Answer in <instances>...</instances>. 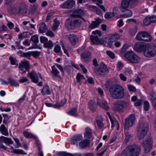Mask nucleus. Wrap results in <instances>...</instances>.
Segmentation results:
<instances>
[{
	"label": "nucleus",
	"mask_w": 156,
	"mask_h": 156,
	"mask_svg": "<svg viewBox=\"0 0 156 156\" xmlns=\"http://www.w3.org/2000/svg\"><path fill=\"white\" fill-rule=\"evenodd\" d=\"M109 92L111 97L114 99H121L125 96L124 89L119 84L111 86L109 88Z\"/></svg>",
	"instance_id": "nucleus-1"
},
{
	"label": "nucleus",
	"mask_w": 156,
	"mask_h": 156,
	"mask_svg": "<svg viewBox=\"0 0 156 156\" xmlns=\"http://www.w3.org/2000/svg\"><path fill=\"white\" fill-rule=\"evenodd\" d=\"M140 147L136 144L129 145L125 149L123 150L121 156H138L140 153Z\"/></svg>",
	"instance_id": "nucleus-2"
},
{
	"label": "nucleus",
	"mask_w": 156,
	"mask_h": 156,
	"mask_svg": "<svg viewBox=\"0 0 156 156\" xmlns=\"http://www.w3.org/2000/svg\"><path fill=\"white\" fill-rule=\"evenodd\" d=\"M148 127V124L145 121H143L140 123L138 128L137 134L139 139L141 140L143 139L146 135Z\"/></svg>",
	"instance_id": "nucleus-3"
},
{
	"label": "nucleus",
	"mask_w": 156,
	"mask_h": 156,
	"mask_svg": "<svg viewBox=\"0 0 156 156\" xmlns=\"http://www.w3.org/2000/svg\"><path fill=\"white\" fill-rule=\"evenodd\" d=\"M124 57L128 63L132 64H138L140 60V57L132 51L126 52Z\"/></svg>",
	"instance_id": "nucleus-4"
},
{
	"label": "nucleus",
	"mask_w": 156,
	"mask_h": 156,
	"mask_svg": "<svg viewBox=\"0 0 156 156\" xmlns=\"http://www.w3.org/2000/svg\"><path fill=\"white\" fill-rule=\"evenodd\" d=\"M136 39L138 41L150 42L152 41L153 37L147 32L141 31L137 33Z\"/></svg>",
	"instance_id": "nucleus-5"
},
{
	"label": "nucleus",
	"mask_w": 156,
	"mask_h": 156,
	"mask_svg": "<svg viewBox=\"0 0 156 156\" xmlns=\"http://www.w3.org/2000/svg\"><path fill=\"white\" fill-rule=\"evenodd\" d=\"M82 22L80 19H75L72 20L68 19L66 21L65 26L68 28L73 29L76 27H80Z\"/></svg>",
	"instance_id": "nucleus-6"
},
{
	"label": "nucleus",
	"mask_w": 156,
	"mask_h": 156,
	"mask_svg": "<svg viewBox=\"0 0 156 156\" xmlns=\"http://www.w3.org/2000/svg\"><path fill=\"white\" fill-rule=\"evenodd\" d=\"M144 55L150 58L156 55V47L154 44L148 45L143 51Z\"/></svg>",
	"instance_id": "nucleus-7"
},
{
	"label": "nucleus",
	"mask_w": 156,
	"mask_h": 156,
	"mask_svg": "<svg viewBox=\"0 0 156 156\" xmlns=\"http://www.w3.org/2000/svg\"><path fill=\"white\" fill-rule=\"evenodd\" d=\"M94 71L97 74L104 75L109 72V70L106 65L103 63L100 64L98 68L95 67L94 68Z\"/></svg>",
	"instance_id": "nucleus-8"
},
{
	"label": "nucleus",
	"mask_w": 156,
	"mask_h": 156,
	"mask_svg": "<svg viewBox=\"0 0 156 156\" xmlns=\"http://www.w3.org/2000/svg\"><path fill=\"white\" fill-rule=\"evenodd\" d=\"M128 105L127 102L119 101L114 104V108L118 111L122 112L123 108L127 107Z\"/></svg>",
	"instance_id": "nucleus-9"
},
{
	"label": "nucleus",
	"mask_w": 156,
	"mask_h": 156,
	"mask_svg": "<svg viewBox=\"0 0 156 156\" xmlns=\"http://www.w3.org/2000/svg\"><path fill=\"white\" fill-rule=\"evenodd\" d=\"M92 33L94 35H91L90 37V40L92 43L94 44H99L101 42L98 35L99 37L101 36V32L97 30L93 31Z\"/></svg>",
	"instance_id": "nucleus-10"
},
{
	"label": "nucleus",
	"mask_w": 156,
	"mask_h": 156,
	"mask_svg": "<svg viewBox=\"0 0 156 156\" xmlns=\"http://www.w3.org/2000/svg\"><path fill=\"white\" fill-rule=\"evenodd\" d=\"M135 120V116L134 115H131L129 117L126 119L124 124V128L127 130L130 127L132 126Z\"/></svg>",
	"instance_id": "nucleus-11"
},
{
	"label": "nucleus",
	"mask_w": 156,
	"mask_h": 156,
	"mask_svg": "<svg viewBox=\"0 0 156 156\" xmlns=\"http://www.w3.org/2000/svg\"><path fill=\"white\" fill-rule=\"evenodd\" d=\"M27 76H29L31 79V81L35 83H37L38 82L39 78L38 76H39L41 79H43V77L40 73H38L37 74L33 70L29 72Z\"/></svg>",
	"instance_id": "nucleus-12"
},
{
	"label": "nucleus",
	"mask_w": 156,
	"mask_h": 156,
	"mask_svg": "<svg viewBox=\"0 0 156 156\" xmlns=\"http://www.w3.org/2000/svg\"><path fill=\"white\" fill-rule=\"evenodd\" d=\"M144 147L145 153H147L149 152L151 147L152 141L151 138L149 137L146 138L144 141Z\"/></svg>",
	"instance_id": "nucleus-13"
},
{
	"label": "nucleus",
	"mask_w": 156,
	"mask_h": 156,
	"mask_svg": "<svg viewBox=\"0 0 156 156\" xmlns=\"http://www.w3.org/2000/svg\"><path fill=\"white\" fill-rule=\"evenodd\" d=\"M83 137L81 134H77L73 136L70 140V143L72 145L76 144L77 145L78 142L82 140Z\"/></svg>",
	"instance_id": "nucleus-14"
},
{
	"label": "nucleus",
	"mask_w": 156,
	"mask_h": 156,
	"mask_svg": "<svg viewBox=\"0 0 156 156\" xmlns=\"http://www.w3.org/2000/svg\"><path fill=\"white\" fill-rule=\"evenodd\" d=\"M12 11L13 14H20L23 15H25L27 12V9L25 6H20L18 11L16 8L12 9Z\"/></svg>",
	"instance_id": "nucleus-15"
},
{
	"label": "nucleus",
	"mask_w": 156,
	"mask_h": 156,
	"mask_svg": "<svg viewBox=\"0 0 156 156\" xmlns=\"http://www.w3.org/2000/svg\"><path fill=\"white\" fill-rule=\"evenodd\" d=\"M146 46L145 44L138 42L135 44L134 48L136 51L138 52H140L143 51H144Z\"/></svg>",
	"instance_id": "nucleus-16"
},
{
	"label": "nucleus",
	"mask_w": 156,
	"mask_h": 156,
	"mask_svg": "<svg viewBox=\"0 0 156 156\" xmlns=\"http://www.w3.org/2000/svg\"><path fill=\"white\" fill-rule=\"evenodd\" d=\"M75 4V2L73 0H67L60 5L61 8L65 9H71Z\"/></svg>",
	"instance_id": "nucleus-17"
},
{
	"label": "nucleus",
	"mask_w": 156,
	"mask_h": 156,
	"mask_svg": "<svg viewBox=\"0 0 156 156\" xmlns=\"http://www.w3.org/2000/svg\"><path fill=\"white\" fill-rule=\"evenodd\" d=\"M66 37L72 44L75 45L78 42V38L76 35L70 34L66 35Z\"/></svg>",
	"instance_id": "nucleus-18"
},
{
	"label": "nucleus",
	"mask_w": 156,
	"mask_h": 156,
	"mask_svg": "<svg viewBox=\"0 0 156 156\" xmlns=\"http://www.w3.org/2000/svg\"><path fill=\"white\" fill-rule=\"evenodd\" d=\"M97 101V104L100 107L106 110H108L109 106L107 102L105 101L98 99Z\"/></svg>",
	"instance_id": "nucleus-19"
},
{
	"label": "nucleus",
	"mask_w": 156,
	"mask_h": 156,
	"mask_svg": "<svg viewBox=\"0 0 156 156\" xmlns=\"http://www.w3.org/2000/svg\"><path fill=\"white\" fill-rule=\"evenodd\" d=\"M81 58L85 62L89 61L91 58L90 53L88 51H84L81 55Z\"/></svg>",
	"instance_id": "nucleus-20"
},
{
	"label": "nucleus",
	"mask_w": 156,
	"mask_h": 156,
	"mask_svg": "<svg viewBox=\"0 0 156 156\" xmlns=\"http://www.w3.org/2000/svg\"><path fill=\"white\" fill-rule=\"evenodd\" d=\"M84 13V11L81 9H79L73 11L72 16L74 17L81 18Z\"/></svg>",
	"instance_id": "nucleus-21"
},
{
	"label": "nucleus",
	"mask_w": 156,
	"mask_h": 156,
	"mask_svg": "<svg viewBox=\"0 0 156 156\" xmlns=\"http://www.w3.org/2000/svg\"><path fill=\"white\" fill-rule=\"evenodd\" d=\"M131 0H123L121 4V8L122 12H124V9H127L129 6L130 2ZM136 2H137L138 0H133Z\"/></svg>",
	"instance_id": "nucleus-22"
},
{
	"label": "nucleus",
	"mask_w": 156,
	"mask_h": 156,
	"mask_svg": "<svg viewBox=\"0 0 156 156\" xmlns=\"http://www.w3.org/2000/svg\"><path fill=\"white\" fill-rule=\"evenodd\" d=\"M0 142H3L8 145L12 144L13 143V141L11 138L5 137L3 136H1L0 137Z\"/></svg>",
	"instance_id": "nucleus-23"
},
{
	"label": "nucleus",
	"mask_w": 156,
	"mask_h": 156,
	"mask_svg": "<svg viewBox=\"0 0 156 156\" xmlns=\"http://www.w3.org/2000/svg\"><path fill=\"white\" fill-rule=\"evenodd\" d=\"M101 19L98 18L95 21H93L90 25V27L91 29L94 28L98 27L100 24L101 23Z\"/></svg>",
	"instance_id": "nucleus-24"
},
{
	"label": "nucleus",
	"mask_w": 156,
	"mask_h": 156,
	"mask_svg": "<svg viewBox=\"0 0 156 156\" xmlns=\"http://www.w3.org/2000/svg\"><path fill=\"white\" fill-rule=\"evenodd\" d=\"M88 107L90 109L92 112L96 111L97 106L95 102L93 101H90L88 104Z\"/></svg>",
	"instance_id": "nucleus-25"
},
{
	"label": "nucleus",
	"mask_w": 156,
	"mask_h": 156,
	"mask_svg": "<svg viewBox=\"0 0 156 156\" xmlns=\"http://www.w3.org/2000/svg\"><path fill=\"white\" fill-rule=\"evenodd\" d=\"M41 93L44 95L50 94L51 90L49 87L47 85L44 86L42 89Z\"/></svg>",
	"instance_id": "nucleus-26"
},
{
	"label": "nucleus",
	"mask_w": 156,
	"mask_h": 156,
	"mask_svg": "<svg viewBox=\"0 0 156 156\" xmlns=\"http://www.w3.org/2000/svg\"><path fill=\"white\" fill-rule=\"evenodd\" d=\"M39 26H40L39 32L40 33H43L45 32L47 30V27L45 24L44 22L41 23Z\"/></svg>",
	"instance_id": "nucleus-27"
},
{
	"label": "nucleus",
	"mask_w": 156,
	"mask_h": 156,
	"mask_svg": "<svg viewBox=\"0 0 156 156\" xmlns=\"http://www.w3.org/2000/svg\"><path fill=\"white\" fill-rule=\"evenodd\" d=\"M89 144V141L87 140H84L79 143V146L81 149H84L87 147Z\"/></svg>",
	"instance_id": "nucleus-28"
},
{
	"label": "nucleus",
	"mask_w": 156,
	"mask_h": 156,
	"mask_svg": "<svg viewBox=\"0 0 156 156\" xmlns=\"http://www.w3.org/2000/svg\"><path fill=\"white\" fill-rule=\"evenodd\" d=\"M121 7H116L113 9V12L115 16L116 17L119 18L120 16V12L121 11L122 12Z\"/></svg>",
	"instance_id": "nucleus-29"
},
{
	"label": "nucleus",
	"mask_w": 156,
	"mask_h": 156,
	"mask_svg": "<svg viewBox=\"0 0 156 156\" xmlns=\"http://www.w3.org/2000/svg\"><path fill=\"white\" fill-rule=\"evenodd\" d=\"M51 72L54 76L56 77H58L60 79L61 78V76L59 75L60 73L58 69L55 67L54 66L51 67Z\"/></svg>",
	"instance_id": "nucleus-30"
},
{
	"label": "nucleus",
	"mask_w": 156,
	"mask_h": 156,
	"mask_svg": "<svg viewBox=\"0 0 156 156\" xmlns=\"http://www.w3.org/2000/svg\"><path fill=\"white\" fill-rule=\"evenodd\" d=\"M85 132L84 133V137L86 138H90L92 134L91 129L88 127H87L85 129Z\"/></svg>",
	"instance_id": "nucleus-31"
},
{
	"label": "nucleus",
	"mask_w": 156,
	"mask_h": 156,
	"mask_svg": "<svg viewBox=\"0 0 156 156\" xmlns=\"http://www.w3.org/2000/svg\"><path fill=\"white\" fill-rule=\"evenodd\" d=\"M0 131L3 135L5 136L9 135L8 129L4 124H2L0 126Z\"/></svg>",
	"instance_id": "nucleus-32"
},
{
	"label": "nucleus",
	"mask_w": 156,
	"mask_h": 156,
	"mask_svg": "<svg viewBox=\"0 0 156 156\" xmlns=\"http://www.w3.org/2000/svg\"><path fill=\"white\" fill-rule=\"evenodd\" d=\"M29 34L31 35L32 34L28 32H23L18 35V38L21 41L24 38L28 37Z\"/></svg>",
	"instance_id": "nucleus-33"
},
{
	"label": "nucleus",
	"mask_w": 156,
	"mask_h": 156,
	"mask_svg": "<svg viewBox=\"0 0 156 156\" xmlns=\"http://www.w3.org/2000/svg\"><path fill=\"white\" fill-rule=\"evenodd\" d=\"M23 133L24 136L27 138L35 139L36 138L35 135L28 132L25 131H24Z\"/></svg>",
	"instance_id": "nucleus-34"
},
{
	"label": "nucleus",
	"mask_w": 156,
	"mask_h": 156,
	"mask_svg": "<svg viewBox=\"0 0 156 156\" xmlns=\"http://www.w3.org/2000/svg\"><path fill=\"white\" fill-rule=\"evenodd\" d=\"M92 1L96 3V5H97L99 6V7L102 9V10L104 12H106V10L105 8L102 5H100V4H102L103 3L102 0H92Z\"/></svg>",
	"instance_id": "nucleus-35"
},
{
	"label": "nucleus",
	"mask_w": 156,
	"mask_h": 156,
	"mask_svg": "<svg viewBox=\"0 0 156 156\" xmlns=\"http://www.w3.org/2000/svg\"><path fill=\"white\" fill-rule=\"evenodd\" d=\"M54 23L52 27V29L53 31H55L58 28L60 23L59 20H57V18H55L54 20Z\"/></svg>",
	"instance_id": "nucleus-36"
},
{
	"label": "nucleus",
	"mask_w": 156,
	"mask_h": 156,
	"mask_svg": "<svg viewBox=\"0 0 156 156\" xmlns=\"http://www.w3.org/2000/svg\"><path fill=\"white\" fill-rule=\"evenodd\" d=\"M54 45L53 42L51 40L48 41L44 44V47L46 48L49 49H52Z\"/></svg>",
	"instance_id": "nucleus-37"
},
{
	"label": "nucleus",
	"mask_w": 156,
	"mask_h": 156,
	"mask_svg": "<svg viewBox=\"0 0 156 156\" xmlns=\"http://www.w3.org/2000/svg\"><path fill=\"white\" fill-rule=\"evenodd\" d=\"M125 142L126 143L128 142L132 137V135L128 132H125Z\"/></svg>",
	"instance_id": "nucleus-38"
},
{
	"label": "nucleus",
	"mask_w": 156,
	"mask_h": 156,
	"mask_svg": "<svg viewBox=\"0 0 156 156\" xmlns=\"http://www.w3.org/2000/svg\"><path fill=\"white\" fill-rule=\"evenodd\" d=\"M29 62V61L26 60L21 61V62L24 68L27 71H29L30 69Z\"/></svg>",
	"instance_id": "nucleus-39"
},
{
	"label": "nucleus",
	"mask_w": 156,
	"mask_h": 156,
	"mask_svg": "<svg viewBox=\"0 0 156 156\" xmlns=\"http://www.w3.org/2000/svg\"><path fill=\"white\" fill-rule=\"evenodd\" d=\"M8 82L12 86L18 87L19 86V84L16 82L15 80L11 77H9L8 79Z\"/></svg>",
	"instance_id": "nucleus-40"
},
{
	"label": "nucleus",
	"mask_w": 156,
	"mask_h": 156,
	"mask_svg": "<svg viewBox=\"0 0 156 156\" xmlns=\"http://www.w3.org/2000/svg\"><path fill=\"white\" fill-rule=\"evenodd\" d=\"M124 12L126 13L123 15V16L125 18H127L131 17L133 15V13L132 11L129 9H124Z\"/></svg>",
	"instance_id": "nucleus-41"
},
{
	"label": "nucleus",
	"mask_w": 156,
	"mask_h": 156,
	"mask_svg": "<svg viewBox=\"0 0 156 156\" xmlns=\"http://www.w3.org/2000/svg\"><path fill=\"white\" fill-rule=\"evenodd\" d=\"M77 109L75 108H72L68 112V114L75 116H77L78 115L76 113Z\"/></svg>",
	"instance_id": "nucleus-42"
},
{
	"label": "nucleus",
	"mask_w": 156,
	"mask_h": 156,
	"mask_svg": "<svg viewBox=\"0 0 156 156\" xmlns=\"http://www.w3.org/2000/svg\"><path fill=\"white\" fill-rule=\"evenodd\" d=\"M30 40L32 41L34 44H37L39 42L38 36L36 34L32 36L30 38Z\"/></svg>",
	"instance_id": "nucleus-43"
},
{
	"label": "nucleus",
	"mask_w": 156,
	"mask_h": 156,
	"mask_svg": "<svg viewBox=\"0 0 156 156\" xmlns=\"http://www.w3.org/2000/svg\"><path fill=\"white\" fill-rule=\"evenodd\" d=\"M150 16H147L144 20L143 23L145 25L147 26L149 25L151 23V20Z\"/></svg>",
	"instance_id": "nucleus-44"
},
{
	"label": "nucleus",
	"mask_w": 156,
	"mask_h": 156,
	"mask_svg": "<svg viewBox=\"0 0 156 156\" xmlns=\"http://www.w3.org/2000/svg\"><path fill=\"white\" fill-rule=\"evenodd\" d=\"M110 120L112 124L111 127L112 128L115 125L117 124L118 126L117 129H118L119 124H118L117 122L116 121V119L113 117V118L111 119Z\"/></svg>",
	"instance_id": "nucleus-45"
},
{
	"label": "nucleus",
	"mask_w": 156,
	"mask_h": 156,
	"mask_svg": "<svg viewBox=\"0 0 156 156\" xmlns=\"http://www.w3.org/2000/svg\"><path fill=\"white\" fill-rule=\"evenodd\" d=\"M65 70L69 75L72 73L73 72V68L69 66H66L65 67Z\"/></svg>",
	"instance_id": "nucleus-46"
},
{
	"label": "nucleus",
	"mask_w": 156,
	"mask_h": 156,
	"mask_svg": "<svg viewBox=\"0 0 156 156\" xmlns=\"http://www.w3.org/2000/svg\"><path fill=\"white\" fill-rule=\"evenodd\" d=\"M120 38L119 35L118 34H115L111 36L110 40L111 42H114L119 39Z\"/></svg>",
	"instance_id": "nucleus-47"
},
{
	"label": "nucleus",
	"mask_w": 156,
	"mask_h": 156,
	"mask_svg": "<svg viewBox=\"0 0 156 156\" xmlns=\"http://www.w3.org/2000/svg\"><path fill=\"white\" fill-rule=\"evenodd\" d=\"M14 154H24L26 155L27 153L25 152L23 150L20 149H17L14 150L13 152Z\"/></svg>",
	"instance_id": "nucleus-48"
},
{
	"label": "nucleus",
	"mask_w": 156,
	"mask_h": 156,
	"mask_svg": "<svg viewBox=\"0 0 156 156\" xmlns=\"http://www.w3.org/2000/svg\"><path fill=\"white\" fill-rule=\"evenodd\" d=\"M103 119L102 118H100L99 119H97V122L98 127L101 128L103 126V124L102 123Z\"/></svg>",
	"instance_id": "nucleus-49"
},
{
	"label": "nucleus",
	"mask_w": 156,
	"mask_h": 156,
	"mask_svg": "<svg viewBox=\"0 0 156 156\" xmlns=\"http://www.w3.org/2000/svg\"><path fill=\"white\" fill-rule=\"evenodd\" d=\"M115 16L114 13L111 12H107L105 15V17L106 19H108Z\"/></svg>",
	"instance_id": "nucleus-50"
},
{
	"label": "nucleus",
	"mask_w": 156,
	"mask_h": 156,
	"mask_svg": "<svg viewBox=\"0 0 156 156\" xmlns=\"http://www.w3.org/2000/svg\"><path fill=\"white\" fill-rule=\"evenodd\" d=\"M150 107V105L149 102L145 101L144 103V108L145 111H147L149 110Z\"/></svg>",
	"instance_id": "nucleus-51"
},
{
	"label": "nucleus",
	"mask_w": 156,
	"mask_h": 156,
	"mask_svg": "<svg viewBox=\"0 0 156 156\" xmlns=\"http://www.w3.org/2000/svg\"><path fill=\"white\" fill-rule=\"evenodd\" d=\"M70 153L64 151L60 152L56 154V155L58 156H69Z\"/></svg>",
	"instance_id": "nucleus-52"
},
{
	"label": "nucleus",
	"mask_w": 156,
	"mask_h": 156,
	"mask_svg": "<svg viewBox=\"0 0 156 156\" xmlns=\"http://www.w3.org/2000/svg\"><path fill=\"white\" fill-rule=\"evenodd\" d=\"M128 90L130 91L136 92V88L134 86L132 85L128 84L127 85Z\"/></svg>",
	"instance_id": "nucleus-53"
},
{
	"label": "nucleus",
	"mask_w": 156,
	"mask_h": 156,
	"mask_svg": "<svg viewBox=\"0 0 156 156\" xmlns=\"http://www.w3.org/2000/svg\"><path fill=\"white\" fill-rule=\"evenodd\" d=\"M31 56H33L35 58H37L40 55V53L38 51H31Z\"/></svg>",
	"instance_id": "nucleus-54"
},
{
	"label": "nucleus",
	"mask_w": 156,
	"mask_h": 156,
	"mask_svg": "<svg viewBox=\"0 0 156 156\" xmlns=\"http://www.w3.org/2000/svg\"><path fill=\"white\" fill-rule=\"evenodd\" d=\"M117 69L119 71L123 67V63L121 62H119L117 65Z\"/></svg>",
	"instance_id": "nucleus-55"
},
{
	"label": "nucleus",
	"mask_w": 156,
	"mask_h": 156,
	"mask_svg": "<svg viewBox=\"0 0 156 156\" xmlns=\"http://www.w3.org/2000/svg\"><path fill=\"white\" fill-rule=\"evenodd\" d=\"M13 139L17 144L15 146V147L17 148L20 147L21 146V144L19 142V140L16 138H14Z\"/></svg>",
	"instance_id": "nucleus-56"
},
{
	"label": "nucleus",
	"mask_w": 156,
	"mask_h": 156,
	"mask_svg": "<svg viewBox=\"0 0 156 156\" xmlns=\"http://www.w3.org/2000/svg\"><path fill=\"white\" fill-rule=\"evenodd\" d=\"M40 41L41 43L44 44L48 41V39L45 37L41 36L40 37Z\"/></svg>",
	"instance_id": "nucleus-57"
},
{
	"label": "nucleus",
	"mask_w": 156,
	"mask_h": 156,
	"mask_svg": "<svg viewBox=\"0 0 156 156\" xmlns=\"http://www.w3.org/2000/svg\"><path fill=\"white\" fill-rule=\"evenodd\" d=\"M106 52L107 55L111 58H115V55L112 51H107Z\"/></svg>",
	"instance_id": "nucleus-58"
},
{
	"label": "nucleus",
	"mask_w": 156,
	"mask_h": 156,
	"mask_svg": "<svg viewBox=\"0 0 156 156\" xmlns=\"http://www.w3.org/2000/svg\"><path fill=\"white\" fill-rule=\"evenodd\" d=\"M148 98L151 100V102L154 101L156 100V98L154 96V94H149L148 96Z\"/></svg>",
	"instance_id": "nucleus-59"
},
{
	"label": "nucleus",
	"mask_w": 156,
	"mask_h": 156,
	"mask_svg": "<svg viewBox=\"0 0 156 156\" xmlns=\"http://www.w3.org/2000/svg\"><path fill=\"white\" fill-rule=\"evenodd\" d=\"M76 79L77 81L78 82H80L81 80L84 79V77L83 75L80 74H78L76 76Z\"/></svg>",
	"instance_id": "nucleus-60"
},
{
	"label": "nucleus",
	"mask_w": 156,
	"mask_h": 156,
	"mask_svg": "<svg viewBox=\"0 0 156 156\" xmlns=\"http://www.w3.org/2000/svg\"><path fill=\"white\" fill-rule=\"evenodd\" d=\"M143 102V100H138L136 101L134 105L136 106H139L141 105Z\"/></svg>",
	"instance_id": "nucleus-61"
},
{
	"label": "nucleus",
	"mask_w": 156,
	"mask_h": 156,
	"mask_svg": "<svg viewBox=\"0 0 156 156\" xmlns=\"http://www.w3.org/2000/svg\"><path fill=\"white\" fill-rule=\"evenodd\" d=\"M54 51L56 53L59 52L61 51V47L60 45L58 44L55 46L54 48Z\"/></svg>",
	"instance_id": "nucleus-62"
},
{
	"label": "nucleus",
	"mask_w": 156,
	"mask_h": 156,
	"mask_svg": "<svg viewBox=\"0 0 156 156\" xmlns=\"http://www.w3.org/2000/svg\"><path fill=\"white\" fill-rule=\"evenodd\" d=\"M31 51L25 52L23 57L30 59L31 56Z\"/></svg>",
	"instance_id": "nucleus-63"
},
{
	"label": "nucleus",
	"mask_w": 156,
	"mask_h": 156,
	"mask_svg": "<svg viewBox=\"0 0 156 156\" xmlns=\"http://www.w3.org/2000/svg\"><path fill=\"white\" fill-rule=\"evenodd\" d=\"M46 34L47 36L50 37H53L55 36L54 33L51 30H48L46 32Z\"/></svg>",
	"instance_id": "nucleus-64"
}]
</instances>
